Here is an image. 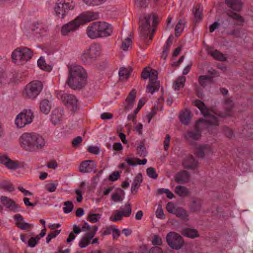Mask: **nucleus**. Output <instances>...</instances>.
<instances>
[{"instance_id": "bf43d9fd", "label": "nucleus", "mask_w": 253, "mask_h": 253, "mask_svg": "<svg viewBox=\"0 0 253 253\" xmlns=\"http://www.w3.org/2000/svg\"><path fill=\"white\" fill-rule=\"evenodd\" d=\"M38 66L41 70L47 72H49L52 69V67L49 64H38Z\"/></svg>"}, {"instance_id": "de8ad7c7", "label": "nucleus", "mask_w": 253, "mask_h": 253, "mask_svg": "<svg viewBox=\"0 0 253 253\" xmlns=\"http://www.w3.org/2000/svg\"><path fill=\"white\" fill-rule=\"evenodd\" d=\"M194 12V21L199 22L202 19L201 12L200 11V6L198 5L195 8Z\"/></svg>"}, {"instance_id": "37998d69", "label": "nucleus", "mask_w": 253, "mask_h": 253, "mask_svg": "<svg viewBox=\"0 0 253 253\" xmlns=\"http://www.w3.org/2000/svg\"><path fill=\"white\" fill-rule=\"evenodd\" d=\"M137 154L142 157H145L147 155V151L143 142H141L137 148Z\"/></svg>"}, {"instance_id": "e2e57ef3", "label": "nucleus", "mask_w": 253, "mask_h": 253, "mask_svg": "<svg viewBox=\"0 0 253 253\" xmlns=\"http://www.w3.org/2000/svg\"><path fill=\"white\" fill-rule=\"evenodd\" d=\"M206 68L208 71V72L211 75V77H213V78H214L219 76V74L216 71H215V70L212 68H210L209 66L206 67Z\"/></svg>"}, {"instance_id": "8fccbe9b", "label": "nucleus", "mask_w": 253, "mask_h": 253, "mask_svg": "<svg viewBox=\"0 0 253 253\" xmlns=\"http://www.w3.org/2000/svg\"><path fill=\"white\" fill-rule=\"evenodd\" d=\"M222 129L224 134L227 137L229 138H232L234 137L233 130L229 127L227 126H223Z\"/></svg>"}, {"instance_id": "79ce46f5", "label": "nucleus", "mask_w": 253, "mask_h": 253, "mask_svg": "<svg viewBox=\"0 0 253 253\" xmlns=\"http://www.w3.org/2000/svg\"><path fill=\"white\" fill-rule=\"evenodd\" d=\"M107 0H83V2L88 6L99 5Z\"/></svg>"}, {"instance_id": "473e14b6", "label": "nucleus", "mask_w": 253, "mask_h": 253, "mask_svg": "<svg viewBox=\"0 0 253 253\" xmlns=\"http://www.w3.org/2000/svg\"><path fill=\"white\" fill-rule=\"evenodd\" d=\"M191 117V112L188 109L181 111L179 117L180 121L185 125L189 124Z\"/></svg>"}, {"instance_id": "393cba45", "label": "nucleus", "mask_w": 253, "mask_h": 253, "mask_svg": "<svg viewBox=\"0 0 253 253\" xmlns=\"http://www.w3.org/2000/svg\"><path fill=\"white\" fill-rule=\"evenodd\" d=\"M175 182L178 183H185L189 181L190 174L186 170H183L178 172L174 176Z\"/></svg>"}, {"instance_id": "c756f323", "label": "nucleus", "mask_w": 253, "mask_h": 253, "mask_svg": "<svg viewBox=\"0 0 253 253\" xmlns=\"http://www.w3.org/2000/svg\"><path fill=\"white\" fill-rule=\"evenodd\" d=\"M181 234L184 237L194 239L199 237L198 231L194 228H184L181 231Z\"/></svg>"}, {"instance_id": "aec40b11", "label": "nucleus", "mask_w": 253, "mask_h": 253, "mask_svg": "<svg viewBox=\"0 0 253 253\" xmlns=\"http://www.w3.org/2000/svg\"><path fill=\"white\" fill-rule=\"evenodd\" d=\"M2 204L10 211L16 212L19 206L16 205L14 201L6 196H1L0 198Z\"/></svg>"}, {"instance_id": "1a4fd4ad", "label": "nucleus", "mask_w": 253, "mask_h": 253, "mask_svg": "<svg viewBox=\"0 0 253 253\" xmlns=\"http://www.w3.org/2000/svg\"><path fill=\"white\" fill-rule=\"evenodd\" d=\"M34 118L33 113L30 109H25L17 115L15 124L18 128H22L32 123Z\"/></svg>"}, {"instance_id": "e433bc0d", "label": "nucleus", "mask_w": 253, "mask_h": 253, "mask_svg": "<svg viewBox=\"0 0 253 253\" xmlns=\"http://www.w3.org/2000/svg\"><path fill=\"white\" fill-rule=\"evenodd\" d=\"M131 72L132 70L130 68L121 67L119 70V75L122 80L127 79L129 77Z\"/></svg>"}, {"instance_id": "338daca9", "label": "nucleus", "mask_w": 253, "mask_h": 253, "mask_svg": "<svg viewBox=\"0 0 253 253\" xmlns=\"http://www.w3.org/2000/svg\"><path fill=\"white\" fill-rule=\"evenodd\" d=\"M170 136L169 134H167L165 139L164 141V147L165 151H167L169 147V140Z\"/></svg>"}, {"instance_id": "4d7b16f0", "label": "nucleus", "mask_w": 253, "mask_h": 253, "mask_svg": "<svg viewBox=\"0 0 253 253\" xmlns=\"http://www.w3.org/2000/svg\"><path fill=\"white\" fill-rule=\"evenodd\" d=\"M39 240L38 237H31L28 241V246L31 247H34Z\"/></svg>"}, {"instance_id": "0e129e2a", "label": "nucleus", "mask_w": 253, "mask_h": 253, "mask_svg": "<svg viewBox=\"0 0 253 253\" xmlns=\"http://www.w3.org/2000/svg\"><path fill=\"white\" fill-rule=\"evenodd\" d=\"M83 140L82 137L81 136H77L75 138H74L72 141V145L75 147H77L79 146V145L82 142Z\"/></svg>"}, {"instance_id": "dca6fc26", "label": "nucleus", "mask_w": 253, "mask_h": 253, "mask_svg": "<svg viewBox=\"0 0 253 253\" xmlns=\"http://www.w3.org/2000/svg\"><path fill=\"white\" fill-rule=\"evenodd\" d=\"M226 15L228 17L226 20L228 22H230L232 20L235 26L242 27L244 25L245 19L240 14L231 10H228L226 12Z\"/></svg>"}, {"instance_id": "9b49d317", "label": "nucleus", "mask_w": 253, "mask_h": 253, "mask_svg": "<svg viewBox=\"0 0 253 253\" xmlns=\"http://www.w3.org/2000/svg\"><path fill=\"white\" fill-rule=\"evenodd\" d=\"M74 7L75 4L72 1L66 2L63 0H58L56 3L55 11L59 18L63 19L69 11Z\"/></svg>"}, {"instance_id": "2f4dec72", "label": "nucleus", "mask_w": 253, "mask_h": 253, "mask_svg": "<svg viewBox=\"0 0 253 253\" xmlns=\"http://www.w3.org/2000/svg\"><path fill=\"white\" fill-rule=\"evenodd\" d=\"M213 77L210 75L200 76L198 79V82L203 87H205L213 83Z\"/></svg>"}, {"instance_id": "3c124183", "label": "nucleus", "mask_w": 253, "mask_h": 253, "mask_svg": "<svg viewBox=\"0 0 253 253\" xmlns=\"http://www.w3.org/2000/svg\"><path fill=\"white\" fill-rule=\"evenodd\" d=\"M148 0H135V3L139 8H145L148 5Z\"/></svg>"}, {"instance_id": "5fc2aeb1", "label": "nucleus", "mask_w": 253, "mask_h": 253, "mask_svg": "<svg viewBox=\"0 0 253 253\" xmlns=\"http://www.w3.org/2000/svg\"><path fill=\"white\" fill-rule=\"evenodd\" d=\"M57 186V183H48L45 185V188L48 191L53 192L55 191Z\"/></svg>"}, {"instance_id": "f03ea898", "label": "nucleus", "mask_w": 253, "mask_h": 253, "mask_svg": "<svg viewBox=\"0 0 253 253\" xmlns=\"http://www.w3.org/2000/svg\"><path fill=\"white\" fill-rule=\"evenodd\" d=\"M20 146L25 150L35 152L42 149L45 145V141L41 134L34 132H25L19 139Z\"/></svg>"}, {"instance_id": "7c9ffc66", "label": "nucleus", "mask_w": 253, "mask_h": 253, "mask_svg": "<svg viewBox=\"0 0 253 253\" xmlns=\"http://www.w3.org/2000/svg\"><path fill=\"white\" fill-rule=\"evenodd\" d=\"M143 179L142 174L139 173L135 177L132 183L131 187V192L132 194H135L138 191V189L142 182Z\"/></svg>"}, {"instance_id": "5701e85b", "label": "nucleus", "mask_w": 253, "mask_h": 253, "mask_svg": "<svg viewBox=\"0 0 253 253\" xmlns=\"http://www.w3.org/2000/svg\"><path fill=\"white\" fill-rule=\"evenodd\" d=\"M203 203L202 200L199 198H192L188 207L191 211L197 212L201 210Z\"/></svg>"}, {"instance_id": "f3484780", "label": "nucleus", "mask_w": 253, "mask_h": 253, "mask_svg": "<svg viewBox=\"0 0 253 253\" xmlns=\"http://www.w3.org/2000/svg\"><path fill=\"white\" fill-rule=\"evenodd\" d=\"M68 76H87L84 69L79 64H69L68 66Z\"/></svg>"}, {"instance_id": "4c0bfd02", "label": "nucleus", "mask_w": 253, "mask_h": 253, "mask_svg": "<svg viewBox=\"0 0 253 253\" xmlns=\"http://www.w3.org/2000/svg\"><path fill=\"white\" fill-rule=\"evenodd\" d=\"M92 235H88L87 233L82 238L79 245L81 248H85L87 246L90 241L93 238Z\"/></svg>"}, {"instance_id": "9d476101", "label": "nucleus", "mask_w": 253, "mask_h": 253, "mask_svg": "<svg viewBox=\"0 0 253 253\" xmlns=\"http://www.w3.org/2000/svg\"><path fill=\"white\" fill-rule=\"evenodd\" d=\"M24 31L27 35L34 33L44 35L48 31V28L46 24L42 22H35L29 25L25 26Z\"/></svg>"}, {"instance_id": "13d9d810", "label": "nucleus", "mask_w": 253, "mask_h": 253, "mask_svg": "<svg viewBox=\"0 0 253 253\" xmlns=\"http://www.w3.org/2000/svg\"><path fill=\"white\" fill-rule=\"evenodd\" d=\"M7 75L4 72H0V87L7 83Z\"/></svg>"}, {"instance_id": "c9c22d12", "label": "nucleus", "mask_w": 253, "mask_h": 253, "mask_svg": "<svg viewBox=\"0 0 253 253\" xmlns=\"http://www.w3.org/2000/svg\"><path fill=\"white\" fill-rule=\"evenodd\" d=\"M186 78L184 76H179L174 81L173 88L175 90H178L180 87H183L185 82Z\"/></svg>"}, {"instance_id": "052dcab7", "label": "nucleus", "mask_w": 253, "mask_h": 253, "mask_svg": "<svg viewBox=\"0 0 253 253\" xmlns=\"http://www.w3.org/2000/svg\"><path fill=\"white\" fill-rule=\"evenodd\" d=\"M137 158H135L127 157L125 161L128 165L131 166H135L137 165Z\"/></svg>"}, {"instance_id": "f257e3e1", "label": "nucleus", "mask_w": 253, "mask_h": 253, "mask_svg": "<svg viewBox=\"0 0 253 253\" xmlns=\"http://www.w3.org/2000/svg\"><path fill=\"white\" fill-rule=\"evenodd\" d=\"M192 104L196 106L201 111L204 117H207L208 120H199L196 122L194 131H188L185 134V137L189 140H198L201 135L199 124L202 122H205L207 124L214 126H219V123L216 117L212 114V111L207 108L205 103L200 100H196L192 102Z\"/></svg>"}, {"instance_id": "ea45409f", "label": "nucleus", "mask_w": 253, "mask_h": 253, "mask_svg": "<svg viewBox=\"0 0 253 253\" xmlns=\"http://www.w3.org/2000/svg\"><path fill=\"white\" fill-rule=\"evenodd\" d=\"M132 41L130 38H127L123 41L121 49L124 51H127L131 48Z\"/></svg>"}, {"instance_id": "7ed1b4c3", "label": "nucleus", "mask_w": 253, "mask_h": 253, "mask_svg": "<svg viewBox=\"0 0 253 253\" xmlns=\"http://www.w3.org/2000/svg\"><path fill=\"white\" fill-rule=\"evenodd\" d=\"M158 23V17L154 13L145 14L141 16L139 18V27L140 38L143 40L149 38V41H151Z\"/></svg>"}, {"instance_id": "f704fd0d", "label": "nucleus", "mask_w": 253, "mask_h": 253, "mask_svg": "<svg viewBox=\"0 0 253 253\" xmlns=\"http://www.w3.org/2000/svg\"><path fill=\"white\" fill-rule=\"evenodd\" d=\"M40 108L42 112L44 114H47L51 109L49 101L46 99L42 100L40 104Z\"/></svg>"}, {"instance_id": "a19ab883", "label": "nucleus", "mask_w": 253, "mask_h": 253, "mask_svg": "<svg viewBox=\"0 0 253 253\" xmlns=\"http://www.w3.org/2000/svg\"><path fill=\"white\" fill-rule=\"evenodd\" d=\"M184 28V23L182 20H180L175 26V35L176 37L179 36L183 31Z\"/></svg>"}, {"instance_id": "72a5a7b5", "label": "nucleus", "mask_w": 253, "mask_h": 253, "mask_svg": "<svg viewBox=\"0 0 253 253\" xmlns=\"http://www.w3.org/2000/svg\"><path fill=\"white\" fill-rule=\"evenodd\" d=\"M177 217L181 218L184 220H188L189 214L187 211L184 208L177 207L176 208L173 213Z\"/></svg>"}, {"instance_id": "6e6d98bb", "label": "nucleus", "mask_w": 253, "mask_h": 253, "mask_svg": "<svg viewBox=\"0 0 253 253\" xmlns=\"http://www.w3.org/2000/svg\"><path fill=\"white\" fill-rule=\"evenodd\" d=\"M176 208L174 204L172 202H169L166 205V210L169 213L173 214Z\"/></svg>"}, {"instance_id": "864d4df0", "label": "nucleus", "mask_w": 253, "mask_h": 253, "mask_svg": "<svg viewBox=\"0 0 253 253\" xmlns=\"http://www.w3.org/2000/svg\"><path fill=\"white\" fill-rule=\"evenodd\" d=\"M226 34L228 36H233L239 38L240 37V31L238 28H235L227 31Z\"/></svg>"}, {"instance_id": "ddd939ff", "label": "nucleus", "mask_w": 253, "mask_h": 253, "mask_svg": "<svg viewBox=\"0 0 253 253\" xmlns=\"http://www.w3.org/2000/svg\"><path fill=\"white\" fill-rule=\"evenodd\" d=\"M94 23L100 38L108 37L112 35L113 29L110 24L104 21H96Z\"/></svg>"}, {"instance_id": "c03bdc74", "label": "nucleus", "mask_w": 253, "mask_h": 253, "mask_svg": "<svg viewBox=\"0 0 253 253\" xmlns=\"http://www.w3.org/2000/svg\"><path fill=\"white\" fill-rule=\"evenodd\" d=\"M101 218V214L98 213H90L88 216L87 219L91 223L97 222Z\"/></svg>"}, {"instance_id": "58836bf2", "label": "nucleus", "mask_w": 253, "mask_h": 253, "mask_svg": "<svg viewBox=\"0 0 253 253\" xmlns=\"http://www.w3.org/2000/svg\"><path fill=\"white\" fill-rule=\"evenodd\" d=\"M175 193L179 196L185 197L188 195L189 191L188 189L181 185H177L175 188Z\"/></svg>"}, {"instance_id": "4be33fe9", "label": "nucleus", "mask_w": 253, "mask_h": 253, "mask_svg": "<svg viewBox=\"0 0 253 253\" xmlns=\"http://www.w3.org/2000/svg\"><path fill=\"white\" fill-rule=\"evenodd\" d=\"M212 153L211 147L208 145L199 146L196 149V154L197 157L201 158H203L205 156H209Z\"/></svg>"}, {"instance_id": "a18cd8bd", "label": "nucleus", "mask_w": 253, "mask_h": 253, "mask_svg": "<svg viewBox=\"0 0 253 253\" xmlns=\"http://www.w3.org/2000/svg\"><path fill=\"white\" fill-rule=\"evenodd\" d=\"M136 91L135 89H132L129 93L128 96L126 99V102H131L134 104Z\"/></svg>"}, {"instance_id": "09e8293b", "label": "nucleus", "mask_w": 253, "mask_h": 253, "mask_svg": "<svg viewBox=\"0 0 253 253\" xmlns=\"http://www.w3.org/2000/svg\"><path fill=\"white\" fill-rule=\"evenodd\" d=\"M146 172L148 176L153 179H156L158 177V174L155 169L153 167L148 168L146 169Z\"/></svg>"}, {"instance_id": "680f3d73", "label": "nucleus", "mask_w": 253, "mask_h": 253, "mask_svg": "<svg viewBox=\"0 0 253 253\" xmlns=\"http://www.w3.org/2000/svg\"><path fill=\"white\" fill-rule=\"evenodd\" d=\"M156 215L159 218H165V214L161 207L158 208L156 211Z\"/></svg>"}, {"instance_id": "cd10ccee", "label": "nucleus", "mask_w": 253, "mask_h": 253, "mask_svg": "<svg viewBox=\"0 0 253 253\" xmlns=\"http://www.w3.org/2000/svg\"><path fill=\"white\" fill-rule=\"evenodd\" d=\"M1 164L4 165L8 169L15 170L19 167V163L17 161H12L7 156H5Z\"/></svg>"}, {"instance_id": "c85d7f7f", "label": "nucleus", "mask_w": 253, "mask_h": 253, "mask_svg": "<svg viewBox=\"0 0 253 253\" xmlns=\"http://www.w3.org/2000/svg\"><path fill=\"white\" fill-rule=\"evenodd\" d=\"M225 3L235 11L240 12L243 8V3L240 0H226Z\"/></svg>"}, {"instance_id": "a211bd4d", "label": "nucleus", "mask_w": 253, "mask_h": 253, "mask_svg": "<svg viewBox=\"0 0 253 253\" xmlns=\"http://www.w3.org/2000/svg\"><path fill=\"white\" fill-rule=\"evenodd\" d=\"M125 207L126 208V210H123L121 211H118L114 214V216H111L110 217V220L116 222L119 220H121L122 219V216H126L128 217L131 213V205L129 202H127L125 205Z\"/></svg>"}, {"instance_id": "412c9836", "label": "nucleus", "mask_w": 253, "mask_h": 253, "mask_svg": "<svg viewBox=\"0 0 253 253\" xmlns=\"http://www.w3.org/2000/svg\"><path fill=\"white\" fill-rule=\"evenodd\" d=\"M96 165L92 160H86L82 162L79 167L80 171L83 173H88L95 170Z\"/></svg>"}, {"instance_id": "39448f33", "label": "nucleus", "mask_w": 253, "mask_h": 253, "mask_svg": "<svg viewBox=\"0 0 253 253\" xmlns=\"http://www.w3.org/2000/svg\"><path fill=\"white\" fill-rule=\"evenodd\" d=\"M143 80L149 79V82L146 86V92L153 94L159 90L160 84L158 81V72L150 66L144 68L141 73Z\"/></svg>"}, {"instance_id": "a878e982", "label": "nucleus", "mask_w": 253, "mask_h": 253, "mask_svg": "<svg viewBox=\"0 0 253 253\" xmlns=\"http://www.w3.org/2000/svg\"><path fill=\"white\" fill-rule=\"evenodd\" d=\"M207 50L208 54L210 55L214 59L220 62L226 61L227 58L226 55L219 51L213 50L211 47L208 48Z\"/></svg>"}, {"instance_id": "bb28decb", "label": "nucleus", "mask_w": 253, "mask_h": 253, "mask_svg": "<svg viewBox=\"0 0 253 253\" xmlns=\"http://www.w3.org/2000/svg\"><path fill=\"white\" fill-rule=\"evenodd\" d=\"M86 34L87 37L91 39L100 38L94 22L90 23L87 27Z\"/></svg>"}, {"instance_id": "6ab92c4d", "label": "nucleus", "mask_w": 253, "mask_h": 253, "mask_svg": "<svg viewBox=\"0 0 253 253\" xmlns=\"http://www.w3.org/2000/svg\"><path fill=\"white\" fill-rule=\"evenodd\" d=\"M182 165L186 169H194L198 168V162L192 155H187L182 160Z\"/></svg>"}, {"instance_id": "20e7f679", "label": "nucleus", "mask_w": 253, "mask_h": 253, "mask_svg": "<svg viewBox=\"0 0 253 253\" xmlns=\"http://www.w3.org/2000/svg\"><path fill=\"white\" fill-rule=\"evenodd\" d=\"M99 17V13L97 12L91 11H84L80 14L75 19L64 25L61 28V35L63 36H67L70 33L77 30L80 25L97 19Z\"/></svg>"}, {"instance_id": "f8f14e48", "label": "nucleus", "mask_w": 253, "mask_h": 253, "mask_svg": "<svg viewBox=\"0 0 253 253\" xmlns=\"http://www.w3.org/2000/svg\"><path fill=\"white\" fill-rule=\"evenodd\" d=\"M87 76H68L66 84L74 90H81L87 84Z\"/></svg>"}, {"instance_id": "423d86ee", "label": "nucleus", "mask_w": 253, "mask_h": 253, "mask_svg": "<svg viewBox=\"0 0 253 253\" xmlns=\"http://www.w3.org/2000/svg\"><path fill=\"white\" fill-rule=\"evenodd\" d=\"M33 56V51L26 47H20L14 49L11 53V60L13 63L27 62Z\"/></svg>"}, {"instance_id": "0eeeda50", "label": "nucleus", "mask_w": 253, "mask_h": 253, "mask_svg": "<svg viewBox=\"0 0 253 253\" xmlns=\"http://www.w3.org/2000/svg\"><path fill=\"white\" fill-rule=\"evenodd\" d=\"M43 84L41 81L34 80L29 83L23 91V96L27 98L34 99L41 92Z\"/></svg>"}, {"instance_id": "4468645a", "label": "nucleus", "mask_w": 253, "mask_h": 253, "mask_svg": "<svg viewBox=\"0 0 253 253\" xmlns=\"http://www.w3.org/2000/svg\"><path fill=\"white\" fill-rule=\"evenodd\" d=\"M61 98L64 104L74 112L78 107V100L75 95L73 94L64 93L61 96Z\"/></svg>"}, {"instance_id": "49530a36", "label": "nucleus", "mask_w": 253, "mask_h": 253, "mask_svg": "<svg viewBox=\"0 0 253 253\" xmlns=\"http://www.w3.org/2000/svg\"><path fill=\"white\" fill-rule=\"evenodd\" d=\"M65 207L63 208V211L65 213H69L71 212L73 209V204L71 201H66L64 203Z\"/></svg>"}, {"instance_id": "2eb2a0df", "label": "nucleus", "mask_w": 253, "mask_h": 253, "mask_svg": "<svg viewBox=\"0 0 253 253\" xmlns=\"http://www.w3.org/2000/svg\"><path fill=\"white\" fill-rule=\"evenodd\" d=\"M100 46L98 44L91 45L88 49L84 51L83 57L86 61H91L99 56L100 53Z\"/></svg>"}, {"instance_id": "b1692460", "label": "nucleus", "mask_w": 253, "mask_h": 253, "mask_svg": "<svg viewBox=\"0 0 253 253\" xmlns=\"http://www.w3.org/2000/svg\"><path fill=\"white\" fill-rule=\"evenodd\" d=\"M64 111L61 108H55L50 115V120L53 125H56L61 122Z\"/></svg>"}, {"instance_id": "774afa93", "label": "nucleus", "mask_w": 253, "mask_h": 253, "mask_svg": "<svg viewBox=\"0 0 253 253\" xmlns=\"http://www.w3.org/2000/svg\"><path fill=\"white\" fill-rule=\"evenodd\" d=\"M87 150L90 153L96 155L98 154L100 151L97 146H89Z\"/></svg>"}, {"instance_id": "6e6552de", "label": "nucleus", "mask_w": 253, "mask_h": 253, "mask_svg": "<svg viewBox=\"0 0 253 253\" xmlns=\"http://www.w3.org/2000/svg\"><path fill=\"white\" fill-rule=\"evenodd\" d=\"M166 239L168 245L172 249L178 250L184 245V239L176 232H169L167 234Z\"/></svg>"}, {"instance_id": "603ef678", "label": "nucleus", "mask_w": 253, "mask_h": 253, "mask_svg": "<svg viewBox=\"0 0 253 253\" xmlns=\"http://www.w3.org/2000/svg\"><path fill=\"white\" fill-rule=\"evenodd\" d=\"M16 226L22 230H27L32 227V225L29 223L23 222V221L20 222L16 223Z\"/></svg>"}, {"instance_id": "69168bd1", "label": "nucleus", "mask_w": 253, "mask_h": 253, "mask_svg": "<svg viewBox=\"0 0 253 253\" xmlns=\"http://www.w3.org/2000/svg\"><path fill=\"white\" fill-rule=\"evenodd\" d=\"M120 176V173L118 171H116L109 175L108 179L111 181L117 180Z\"/></svg>"}]
</instances>
